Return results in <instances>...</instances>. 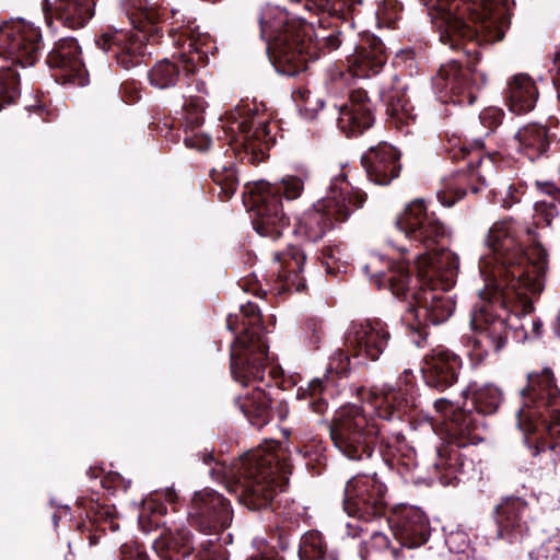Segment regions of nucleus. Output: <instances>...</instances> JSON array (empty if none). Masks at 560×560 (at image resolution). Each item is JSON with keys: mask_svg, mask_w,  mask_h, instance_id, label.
Wrapping results in <instances>:
<instances>
[{"mask_svg": "<svg viewBox=\"0 0 560 560\" xmlns=\"http://www.w3.org/2000/svg\"><path fill=\"white\" fill-rule=\"evenodd\" d=\"M486 244L491 253L479 261L486 282L481 299L493 300L488 304L492 311L497 302L506 308L509 303L517 301L521 312L529 313L530 295L542 291L548 268L547 253L536 241L534 231L514 219H504L490 228Z\"/></svg>", "mask_w": 560, "mask_h": 560, "instance_id": "nucleus-1", "label": "nucleus"}, {"mask_svg": "<svg viewBox=\"0 0 560 560\" xmlns=\"http://www.w3.org/2000/svg\"><path fill=\"white\" fill-rule=\"evenodd\" d=\"M419 291L411 285L412 278L405 261H384L372 255L364 266L365 273L374 277L378 287L387 285L397 298H412L404 320L413 329L427 323L436 325L445 322L453 313L455 303L446 293L456 281L459 268L458 256L451 250H442L435 259L421 254L416 260Z\"/></svg>", "mask_w": 560, "mask_h": 560, "instance_id": "nucleus-2", "label": "nucleus"}, {"mask_svg": "<svg viewBox=\"0 0 560 560\" xmlns=\"http://www.w3.org/2000/svg\"><path fill=\"white\" fill-rule=\"evenodd\" d=\"M436 10L441 20V40L455 48L458 39L494 43L504 37L510 19L494 0H419Z\"/></svg>", "mask_w": 560, "mask_h": 560, "instance_id": "nucleus-3", "label": "nucleus"}, {"mask_svg": "<svg viewBox=\"0 0 560 560\" xmlns=\"http://www.w3.org/2000/svg\"><path fill=\"white\" fill-rule=\"evenodd\" d=\"M287 450L270 442L245 454L230 471L228 488L249 509L271 503L291 474Z\"/></svg>", "mask_w": 560, "mask_h": 560, "instance_id": "nucleus-4", "label": "nucleus"}, {"mask_svg": "<svg viewBox=\"0 0 560 560\" xmlns=\"http://www.w3.org/2000/svg\"><path fill=\"white\" fill-rule=\"evenodd\" d=\"M259 23L261 36L268 38L267 50L281 72L294 75L304 70L307 61L315 57L311 51V42L304 39L310 27L290 18L287 11L267 8Z\"/></svg>", "mask_w": 560, "mask_h": 560, "instance_id": "nucleus-5", "label": "nucleus"}, {"mask_svg": "<svg viewBox=\"0 0 560 560\" xmlns=\"http://www.w3.org/2000/svg\"><path fill=\"white\" fill-rule=\"evenodd\" d=\"M40 50L42 33L33 23L12 20L0 24V55L8 63L0 66V109L20 96L19 73L13 67L35 65Z\"/></svg>", "mask_w": 560, "mask_h": 560, "instance_id": "nucleus-6", "label": "nucleus"}, {"mask_svg": "<svg viewBox=\"0 0 560 560\" xmlns=\"http://www.w3.org/2000/svg\"><path fill=\"white\" fill-rule=\"evenodd\" d=\"M270 114L262 104L242 102L225 114L223 128L231 135L233 152L250 164L262 162L273 143L269 127Z\"/></svg>", "mask_w": 560, "mask_h": 560, "instance_id": "nucleus-7", "label": "nucleus"}, {"mask_svg": "<svg viewBox=\"0 0 560 560\" xmlns=\"http://www.w3.org/2000/svg\"><path fill=\"white\" fill-rule=\"evenodd\" d=\"M469 396L471 397V407L476 411L466 407H455L446 398L436 399L434 409L445 419L451 435L475 444L483 440L485 423L482 415L494 413L502 401L503 395L500 388L492 384L477 385L474 383L463 392L464 398Z\"/></svg>", "mask_w": 560, "mask_h": 560, "instance_id": "nucleus-8", "label": "nucleus"}, {"mask_svg": "<svg viewBox=\"0 0 560 560\" xmlns=\"http://www.w3.org/2000/svg\"><path fill=\"white\" fill-rule=\"evenodd\" d=\"M365 200L366 194L353 188L340 174L331 180L327 195L303 213L299 221V233L316 242L335 223L345 222L353 210L362 208Z\"/></svg>", "mask_w": 560, "mask_h": 560, "instance_id": "nucleus-9", "label": "nucleus"}, {"mask_svg": "<svg viewBox=\"0 0 560 560\" xmlns=\"http://www.w3.org/2000/svg\"><path fill=\"white\" fill-rule=\"evenodd\" d=\"M241 312L245 317V331L232 346L231 371L237 382L246 385L250 381L262 382L267 372L273 377L276 369L270 365L268 345L260 331L258 306L247 302Z\"/></svg>", "mask_w": 560, "mask_h": 560, "instance_id": "nucleus-10", "label": "nucleus"}, {"mask_svg": "<svg viewBox=\"0 0 560 560\" xmlns=\"http://www.w3.org/2000/svg\"><path fill=\"white\" fill-rule=\"evenodd\" d=\"M527 380L528 385L522 390L524 402L517 412V425L523 432L532 433L540 423L553 435L555 425L560 424V389L552 371L529 373Z\"/></svg>", "mask_w": 560, "mask_h": 560, "instance_id": "nucleus-11", "label": "nucleus"}, {"mask_svg": "<svg viewBox=\"0 0 560 560\" xmlns=\"http://www.w3.org/2000/svg\"><path fill=\"white\" fill-rule=\"evenodd\" d=\"M172 32L178 35L176 43L182 46L183 51L178 55L177 63L164 59L149 71L150 83L158 89H167L177 83L179 66L186 74L195 73L200 66L207 63L211 50L209 35L201 33L191 19L183 20Z\"/></svg>", "mask_w": 560, "mask_h": 560, "instance_id": "nucleus-12", "label": "nucleus"}, {"mask_svg": "<svg viewBox=\"0 0 560 560\" xmlns=\"http://www.w3.org/2000/svg\"><path fill=\"white\" fill-rule=\"evenodd\" d=\"M304 190V178L285 176L276 185L260 180L255 183L253 194V225L261 236L277 238L288 225L289 219L282 211L280 196L288 200L299 198Z\"/></svg>", "mask_w": 560, "mask_h": 560, "instance_id": "nucleus-13", "label": "nucleus"}, {"mask_svg": "<svg viewBox=\"0 0 560 560\" xmlns=\"http://www.w3.org/2000/svg\"><path fill=\"white\" fill-rule=\"evenodd\" d=\"M329 432L334 445L353 460L370 457L374 444L382 436L378 424L357 405L340 407L335 412Z\"/></svg>", "mask_w": 560, "mask_h": 560, "instance_id": "nucleus-14", "label": "nucleus"}, {"mask_svg": "<svg viewBox=\"0 0 560 560\" xmlns=\"http://www.w3.org/2000/svg\"><path fill=\"white\" fill-rule=\"evenodd\" d=\"M386 487L376 474L357 475L345 488L343 510L352 518L346 524L353 538L369 532V524L382 517L386 510Z\"/></svg>", "mask_w": 560, "mask_h": 560, "instance_id": "nucleus-15", "label": "nucleus"}, {"mask_svg": "<svg viewBox=\"0 0 560 560\" xmlns=\"http://www.w3.org/2000/svg\"><path fill=\"white\" fill-rule=\"evenodd\" d=\"M396 225L409 240L427 248L424 254H429L432 259L443 250L431 254V249L446 236L447 231L436 214L429 211L423 199L411 201L397 218Z\"/></svg>", "mask_w": 560, "mask_h": 560, "instance_id": "nucleus-16", "label": "nucleus"}, {"mask_svg": "<svg viewBox=\"0 0 560 560\" xmlns=\"http://www.w3.org/2000/svg\"><path fill=\"white\" fill-rule=\"evenodd\" d=\"M511 317L492 314L491 306H481L471 319L476 331L471 341L469 355L472 361L480 363L491 352H498L508 340V322Z\"/></svg>", "mask_w": 560, "mask_h": 560, "instance_id": "nucleus-17", "label": "nucleus"}, {"mask_svg": "<svg viewBox=\"0 0 560 560\" xmlns=\"http://www.w3.org/2000/svg\"><path fill=\"white\" fill-rule=\"evenodd\" d=\"M188 521L191 526L205 534H213L230 526L232 511L229 502L217 491L203 489L194 493Z\"/></svg>", "mask_w": 560, "mask_h": 560, "instance_id": "nucleus-18", "label": "nucleus"}, {"mask_svg": "<svg viewBox=\"0 0 560 560\" xmlns=\"http://www.w3.org/2000/svg\"><path fill=\"white\" fill-rule=\"evenodd\" d=\"M390 334L378 318L353 320L347 332V346L354 358L376 361L385 351Z\"/></svg>", "mask_w": 560, "mask_h": 560, "instance_id": "nucleus-19", "label": "nucleus"}, {"mask_svg": "<svg viewBox=\"0 0 560 560\" xmlns=\"http://www.w3.org/2000/svg\"><path fill=\"white\" fill-rule=\"evenodd\" d=\"M469 164L476 161L477 165L471 166L468 173L460 171L443 180V187L436 194L442 205L452 207L462 199L466 194L467 185H470L472 192L480 191L481 186L487 185L488 180L495 175V166L490 158H480L479 152H469Z\"/></svg>", "mask_w": 560, "mask_h": 560, "instance_id": "nucleus-20", "label": "nucleus"}, {"mask_svg": "<svg viewBox=\"0 0 560 560\" xmlns=\"http://www.w3.org/2000/svg\"><path fill=\"white\" fill-rule=\"evenodd\" d=\"M48 66L55 71L56 81L84 85L86 70L81 59V49L74 38L58 40L47 56Z\"/></svg>", "mask_w": 560, "mask_h": 560, "instance_id": "nucleus-21", "label": "nucleus"}, {"mask_svg": "<svg viewBox=\"0 0 560 560\" xmlns=\"http://www.w3.org/2000/svg\"><path fill=\"white\" fill-rule=\"evenodd\" d=\"M460 364L459 357L447 349H433L422 360L421 373L424 383L438 390H445L457 381Z\"/></svg>", "mask_w": 560, "mask_h": 560, "instance_id": "nucleus-22", "label": "nucleus"}, {"mask_svg": "<svg viewBox=\"0 0 560 560\" xmlns=\"http://www.w3.org/2000/svg\"><path fill=\"white\" fill-rule=\"evenodd\" d=\"M433 84L441 96H450L453 102L458 104H472L477 98L469 71L463 70L457 61H450L441 66Z\"/></svg>", "mask_w": 560, "mask_h": 560, "instance_id": "nucleus-23", "label": "nucleus"}, {"mask_svg": "<svg viewBox=\"0 0 560 560\" xmlns=\"http://www.w3.org/2000/svg\"><path fill=\"white\" fill-rule=\"evenodd\" d=\"M399 159V152L384 142L370 148L363 154L361 162L371 182L387 185L400 173Z\"/></svg>", "mask_w": 560, "mask_h": 560, "instance_id": "nucleus-24", "label": "nucleus"}, {"mask_svg": "<svg viewBox=\"0 0 560 560\" xmlns=\"http://www.w3.org/2000/svg\"><path fill=\"white\" fill-rule=\"evenodd\" d=\"M305 260V253L294 246L275 255L272 272L276 275L273 290L277 293L290 291L291 289L302 291L305 288L304 277L302 276Z\"/></svg>", "mask_w": 560, "mask_h": 560, "instance_id": "nucleus-25", "label": "nucleus"}, {"mask_svg": "<svg viewBox=\"0 0 560 560\" xmlns=\"http://www.w3.org/2000/svg\"><path fill=\"white\" fill-rule=\"evenodd\" d=\"M93 0H43L42 9L48 26L55 18L63 26L77 30L83 27L94 14Z\"/></svg>", "mask_w": 560, "mask_h": 560, "instance_id": "nucleus-26", "label": "nucleus"}, {"mask_svg": "<svg viewBox=\"0 0 560 560\" xmlns=\"http://www.w3.org/2000/svg\"><path fill=\"white\" fill-rule=\"evenodd\" d=\"M374 121L371 102L363 89L353 90L349 102L339 109L338 127L348 137L358 136L369 129Z\"/></svg>", "mask_w": 560, "mask_h": 560, "instance_id": "nucleus-27", "label": "nucleus"}, {"mask_svg": "<svg viewBox=\"0 0 560 560\" xmlns=\"http://www.w3.org/2000/svg\"><path fill=\"white\" fill-rule=\"evenodd\" d=\"M388 522L393 526L395 537L402 546L416 548L423 545L429 538V521L418 508H404Z\"/></svg>", "mask_w": 560, "mask_h": 560, "instance_id": "nucleus-28", "label": "nucleus"}, {"mask_svg": "<svg viewBox=\"0 0 560 560\" xmlns=\"http://www.w3.org/2000/svg\"><path fill=\"white\" fill-rule=\"evenodd\" d=\"M528 504L520 498L504 499L495 510L498 536L513 542L528 532Z\"/></svg>", "mask_w": 560, "mask_h": 560, "instance_id": "nucleus-29", "label": "nucleus"}, {"mask_svg": "<svg viewBox=\"0 0 560 560\" xmlns=\"http://www.w3.org/2000/svg\"><path fill=\"white\" fill-rule=\"evenodd\" d=\"M412 374L405 371L401 380L405 386L411 383ZM408 388L392 384H384L381 388H375L370 394V405L381 419L390 420L395 416L400 418L401 410L408 405Z\"/></svg>", "mask_w": 560, "mask_h": 560, "instance_id": "nucleus-30", "label": "nucleus"}, {"mask_svg": "<svg viewBox=\"0 0 560 560\" xmlns=\"http://www.w3.org/2000/svg\"><path fill=\"white\" fill-rule=\"evenodd\" d=\"M539 96L535 81L527 74H515L506 84L505 104L514 114H526L536 106Z\"/></svg>", "mask_w": 560, "mask_h": 560, "instance_id": "nucleus-31", "label": "nucleus"}, {"mask_svg": "<svg viewBox=\"0 0 560 560\" xmlns=\"http://www.w3.org/2000/svg\"><path fill=\"white\" fill-rule=\"evenodd\" d=\"M144 38L145 35L141 30L132 33H116L109 38L107 51L117 63L128 69L140 62Z\"/></svg>", "mask_w": 560, "mask_h": 560, "instance_id": "nucleus-32", "label": "nucleus"}, {"mask_svg": "<svg viewBox=\"0 0 560 560\" xmlns=\"http://www.w3.org/2000/svg\"><path fill=\"white\" fill-rule=\"evenodd\" d=\"M153 550L161 560H174L176 555L187 557L195 550L192 535L186 528H166L153 541Z\"/></svg>", "mask_w": 560, "mask_h": 560, "instance_id": "nucleus-33", "label": "nucleus"}, {"mask_svg": "<svg viewBox=\"0 0 560 560\" xmlns=\"http://www.w3.org/2000/svg\"><path fill=\"white\" fill-rule=\"evenodd\" d=\"M387 60L386 50L380 38L369 36L351 57L355 74L366 77L377 73Z\"/></svg>", "mask_w": 560, "mask_h": 560, "instance_id": "nucleus-34", "label": "nucleus"}, {"mask_svg": "<svg viewBox=\"0 0 560 560\" xmlns=\"http://www.w3.org/2000/svg\"><path fill=\"white\" fill-rule=\"evenodd\" d=\"M514 140L517 150L532 161L542 155L549 147L547 128L538 124H528L520 128Z\"/></svg>", "mask_w": 560, "mask_h": 560, "instance_id": "nucleus-35", "label": "nucleus"}, {"mask_svg": "<svg viewBox=\"0 0 560 560\" xmlns=\"http://www.w3.org/2000/svg\"><path fill=\"white\" fill-rule=\"evenodd\" d=\"M271 399L262 388L256 387L237 398L242 412L256 425H261L269 418Z\"/></svg>", "mask_w": 560, "mask_h": 560, "instance_id": "nucleus-36", "label": "nucleus"}, {"mask_svg": "<svg viewBox=\"0 0 560 560\" xmlns=\"http://www.w3.org/2000/svg\"><path fill=\"white\" fill-rule=\"evenodd\" d=\"M211 178L213 183L219 187V197L222 200L230 199L236 191L238 179L236 171L232 165L217 166L211 171Z\"/></svg>", "mask_w": 560, "mask_h": 560, "instance_id": "nucleus-37", "label": "nucleus"}, {"mask_svg": "<svg viewBox=\"0 0 560 560\" xmlns=\"http://www.w3.org/2000/svg\"><path fill=\"white\" fill-rule=\"evenodd\" d=\"M326 387L320 380H313L306 387H300L298 398L308 401L310 408L316 413H323L327 409Z\"/></svg>", "mask_w": 560, "mask_h": 560, "instance_id": "nucleus-38", "label": "nucleus"}, {"mask_svg": "<svg viewBox=\"0 0 560 560\" xmlns=\"http://www.w3.org/2000/svg\"><path fill=\"white\" fill-rule=\"evenodd\" d=\"M324 555V540L318 532H307L302 536L299 548L301 560H319Z\"/></svg>", "mask_w": 560, "mask_h": 560, "instance_id": "nucleus-39", "label": "nucleus"}, {"mask_svg": "<svg viewBox=\"0 0 560 560\" xmlns=\"http://www.w3.org/2000/svg\"><path fill=\"white\" fill-rule=\"evenodd\" d=\"M292 97L300 110L310 119L313 118L324 105L323 100L314 96L311 90L306 86H298L292 92Z\"/></svg>", "mask_w": 560, "mask_h": 560, "instance_id": "nucleus-40", "label": "nucleus"}, {"mask_svg": "<svg viewBox=\"0 0 560 560\" xmlns=\"http://www.w3.org/2000/svg\"><path fill=\"white\" fill-rule=\"evenodd\" d=\"M206 102L202 96H190L186 100L183 112L187 127H199L203 122Z\"/></svg>", "mask_w": 560, "mask_h": 560, "instance_id": "nucleus-41", "label": "nucleus"}, {"mask_svg": "<svg viewBox=\"0 0 560 560\" xmlns=\"http://www.w3.org/2000/svg\"><path fill=\"white\" fill-rule=\"evenodd\" d=\"M387 113L399 121L410 117L409 101L400 90H393L386 96Z\"/></svg>", "mask_w": 560, "mask_h": 560, "instance_id": "nucleus-42", "label": "nucleus"}, {"mask_svg": "<svg viewBox=\"0 0 560 560\" xmlns=\"http://www.w3.org/2000/svg\"><path fill=\"white\" fill-rule=\"evenodd\" d=\"M177 500L178 495L176 491L173 488H165L152 494L151 498L144 502V509L150 510L154 514L163 515L167 511L163 501L175 504Z\"/></svg>", "mask_w": 560, "mask_h": 560, "instance_id": "nucleus-43", "label": "nucleus"}, {"mask_svg": "<svg viewBox=\"0 0 560 560\" xmlns=\"http://www.w3.org/2000/svg\"><path fill=\"white\" fill-rule=\"evenodd\" d=\"M559 215L558 208L552 202H536L533 214V223L536 228L550 226L553 219Z\"/></svg>", "mask_w": 560, "mask_h": 560, "instance_id": "nucleus-44", "label": "nucleus"}, {"mask_svg": "<svg viewBox=\"0 0 560 560\" xmlns=\"http://www.w3.org/2000/svg\"><path fill=\"white\" fill-rule=\"evenodd\" d=\"M389 538L381 532H373L370 539V549L385 551L388 560H406L401 549H389Z\"/></svg>", "mask_w": 560, "mask_h": 560, "instance_id": "nucleus-45", "label": "nucleus"}, {"mask_svg": "<svg viewBox=\"0 0 560 560\" xmlns=\"http://www.w3.org/2000/svg\"><path fill=\"white\" fill-rule=\"evenodd\" d=\"M300 2L305 10L329 14H337L341 7L335 0H300Z\"/></svg>", "mask_w": 560, "mask_h": 560, "instance_id": "nucleus-46", "label": "nucleus"}, {"mask_svg": "<svg viewBox=\"0 0 560 560\" xmlns=\"http://www.w3.org/2000/svg\"><path fill=\"white\" fill-rule=\"evenodd\" d=\"M141 86L135 80H127L121 83L119 94L125 103H135L140 100Z\"/></svg>", "mask_w": 560, "mask_h": 560, "instance_id": "nucleus-47", "label": "nucleus"}, {"mask_svg": "<svg viewBox=\"0 0 560 560\" xmlns=\"http://www.w3.org/2000/svg\"><path fill=\"white\" fill-rule=\"evenodd\" d=\"M350 358L349 354L342 349H338L329 361V370L337 374H343L349 370Z\"/></svg>", "mask_w": 560, "mask_h": 560, "instance_id": "nucleus-48", "label": "nucleus"}, {"mask_svg": "<svg viewBox=\"0 0 560 560\" xmlns=\"http://www.w3.org/2000/svg\"><path fill=\"white\" fill-rule=\"evenodd\" d=\"M480 122L485 125L488 130H492L501 122L502 113L497 108H488L480 114Z\"/></svg>", "mask_w": 560, "mask_h": 560, "instance_id": "nucleus-49", "label": "nucleus"}, {"mask_svg": "<svg viewBox=\"0 0 560 560\" xmlns=\"http://www.w3.org/2000/svg\"><path fill=\"white\" fill-rule=\"evenodd\" d=\"M552 83L560 100V49L555 54L552 67L550 68Z\"/></svg>", "mask_w": 560, "mask_h": 560, "instance_id": "nucleus-50", "label": "nucleus"}, {"mask_svg": "<svg viewBox=\"0 0 560 560\" xmlns=\"http://www.w3.org/2000/svg\"><path fill=\"white\" fill-rule=\"evenodd\" d=\"M322 323L316 319H311L306 323V334H311V342L317 343L322 336Z\"/></svg>", "mask_w": 560, "mask_h": 560, "instance_id": "nucleus-51", "label": "nucleus"}, {"mask_svg": "<svg viewBox=\"0 0 560 560\" xmlns=\"http://www.w3.org/2000/svg\"><path fill=\"white\" fill-rule=\"evenodd\" d=\"M520 201L517 189L509 185L505 187L504 196L502 197V203L505 208H511L514 203Z\"/></svg>", "mask_w": 560, "mask_h": 560, "instance_id": "nucleus-52", "label": "nucleus"}, {"mask_svg": "<svg viewBox=\"0 0 560 560\" xmlns=\"http://www.w3.org/2000/svg\"><path fill=\"white\" fill-rule=\"evenodd\" d=\"M240 287L247 292H253L255 295L261 291V288L252 279L246 278L240 281Z\"/></svg>", "mask_w": 560, "mask_h": 560, "instance_id": "nucleus-53", "label": "nucleus"}, {"mask_svg": "<svg viewBox=\"0 0 560 560\" xmlns=\"http://www.w3.org/2000/svg\"><path fill=\"white\" fill-rule=\"evenodd\" d=\"M324 44L325 47L330 51L337 49L340 46L341 42L338 34L331 33L324 38Z\"/></svg>", "mask_w": 560, "mask_h": 560, "instance_id": "nucleus-54", "label": "nucleus"}, {"mask_svg": "<svg viewBox=\"0 0 560 560\" xmlns=\"http://www.w3.org/2000/svg\"><path fill=\"white\" fill-rule=\"evenodd\" d=\"M201 560H224V553L221 550L206 551L201 556Z\"/></svg>", "mask_w": 560, "mask_h": 560, "instance_id": "nucleus-55", "label": "nucleus"}, {"mask_svg": "<svg viewBox=\"0 0 560 560\" xmlns=\"http://www.w3.org/2000/svg\"><path fill=\"white\" fill-rule=\"evenodd\" d=\"M185 142H186V144H187L188 147H196V148H198L199 150H205V149H207V148L209 147V144H210V139H209L208 137L202 138V139L200 140V143L195 144L192 139L186 138V139H185Z\"/></svg>", "mask_w": 560, "mask_h": 560, "instance_id": "nucleus-56", "label": "nucleus"}, {"mask_svg": "<svg viewBox=\"0 0 560 560\" xmlns=\"http://www.w3.org/2000/svg\"><path fill=\"white\" fill-rule=\"evenodd\" d=\"M335 252H336V253H339V249H338V248H336V249H334V248H327V249H325L324 255H325V257H327L328 259L337 260V259H339V258H338V257H336Z\"/></svg>", "mask_w": 560, "mask_h": 560, "instance_id": "nucleus-57", "label": "nucleus"}, {"mask_svg": "<svg viewBox=\"0 0 560 560\" xmlns=\"http://www.w3.org/2000/svg\"><path fill=\"white\" fill-rule=\"evenodd\" d=\"M532 326H533V332L536 336H539L540 329H541V323L539 320H532Z\"/></svg>", "mask_w": 560, "mask_h": 560, "instance_id": "nucleus-58", "label": "nucleus"}, {"mask_svg": "<svg viewBox=\"0 0 560 560\" xmlns=\"http://www.w3.org/2000/svg\"><path fill=\"white\" fill-rule=\"evenodd\" d=\"M226 322H228V328H229L230 330H235V328H236V327H235V318H234L232 315H230V316L228 317Z\"/></svg>", "mask_w": 560, "mask_h": 560, "instance_id": "nucleus-59", "label": "nucleus"}, {"mask_svg": "<svg viewBox=\"0 0 560 560\" xmlns=\"http://www.w3.org/2000/svg\"><path fill=\"white\" fill-rule=\"evenodd\" d=\"M136 560H149V557L145 552L136 550Z\"/></svg>", "mask_w": 560, "mask_h": 560, "instance_id": "nucleus-60", "label": "nucleus"}, {"mask_svg": "<svg viewBox=\"0 0 560 560\" xmlns=\"http://www.w3.org/2000/svg\"><path fill=\"white\" fill-rule=\"evenodd\" d=\"M1 65H7V63L4 62V56H1V55H0V66H1Z\"/></svg>", "mask_w": 560, "mask_h": 560, "instance_id": "nucleus-61", "label": "nucleus"}, {"mask_svg": "<svg viewBox=\"0 0 560 560\" xmlns=\"http://www.w3.org/2000/svg\"><path fill=\"white\" fill-rule=\"evenodd\" d=\"M557 191H558V194H559V196H560V189H559V190H557ZM558 198L560 199V197H558Z\"/></svg>", "mask_w": 560, "mask_h": 560, "instance_id": "nucleus-62", "label": "nucleus"}]
</instances>
